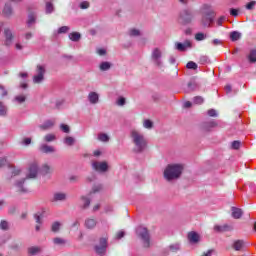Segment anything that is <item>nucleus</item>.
I'll return each instance as SVG.
<instances>
[{"instance_id": "nucleus-18", "label": "nucleus", "mask_w": 256, "mask_h": 256, "mask_svg": "<svg viewBox=\"0 0 256 256\" xmlns=\"http://www.w3.org/2000/svg\"><path fill=\"white\" fill-rule=\"evenodd\" d=\"M232 217L233 219H241L243 217V210L232 207Z\"/></svg>"}, {"instance_id": "nucleus-42", "label": "nucleus", "mask_w": 256, "mask_h": 256, "mask_svg": "<svg viewBox=\"0 0 256 256\" xmlns=\"http://www.w3.org/2000/svg\"><path fill=\"white\" fill-rule=\"evenodd\" d=\"M0 115L1 116L7 115V107H5V105H3V103L1 102H0Z\"/></svg>"}, {"instance_id": "nucleus-25", "label": "nucleus", "mask_w": 256, "mask_h": 256, "mask_svg": "<svg viewBox=\"0 0 256 256\" xmlns=\"http://www.w3.org/2000/svg\"><path fill=\"white\" fill-rule=\"evenodd\" d=\"M70 41L77 42L81 39V34L79 32H72L69 34Z\"/></svg>"}, {"instance_id": "nucleus-14", "label": "nucleus", "mask_w": 256, "mask_h": 256, "mask_svg": "<svg viewBox=\"0 0 256 256\" xmlns=\"http://www.w3.org/2000/svg\"><path fill=\"white\" fill-rule=\"evenodd\" d=\"M88 101L92 105H97L99 103V94L97 92H90L88 94Z\"/></svg>"}, {"instance_id": "nucleus-37", "label": "nucleus", "mask_w": 256, "mask_h": 256, "mask_svg": "<svg viewBox=\"0 0 256 256\" xmlns=\"http://www.w3.org/2000/svg\"><path fill=\"white\" fill-rule=\"evenodd\" d=\"M0 229H2L3 231H7V229H9V223L5 220H2L0 222Z\"/></svg>"}, {"instance_id": "nucleus-11", "label": "nucleus", "mask_w": 256, "mask_h": 256, "mask_svg": "<svg viewBox=\"0 0 256 256\" xmlns=\"http://www.w3.org/2000/svg\"><path fill=\"white\" fill-rule=\"evenodd\" d=\"M192 45H191V41L189 40H185L183 43L181 42H176L175 43V49L176 51H187V49H191Z\"/></svg>"}, {"instance_id": "nucleus-22", "label": "nucleus", "mask_w": 256, "mask_h": 256, "mask_svg": "<svg viewBox=\"0 0 256 256\" xmlns=\"http://www.w3.org/2000/svg\"><path fill=\"white\" fill-rule=\"evenodd\" d=\"M243 247H245V242L243 240H236L233 243V248L235 249V251H241Z\"/></svg>"}, {"instance_id": "nucleus-43", "label": "nucleus", "mask_w": 256, "mask_h": 256, "mask_svg": "<svg viewBox=\"0 0 256 256\" xmlns=\"http://www.w3.org/2000/svg\"><path fill=\"white\" fill-rule=\"evenodd\" d=\"M255 5H256V1L255 0L250 1L248 4H246V9L248 11H251V9H255Z\"/></svg>"}, {"instance_id": "nucleus-35", "label": "nucleus", "mask_w": 256, "mask_h": 256, "mask_svg": "<svg viewBox=\"0 0 256 256\" xmlns=\"http://www.w3.org/2000/svg\"><path fill=\"white\" fill-rule=\"evenodd\" d=\"M51 229H52L53 233L59 232V230L61 229V223L60 222H54L52 224Z\"/></svg>"}, {"instance_id": "nucleus-59", "label": "nucleus", "mask_w": 256, "mask_h": 256, "mask_svg": "<svg viewBox=\"0 0 256 256\" xmlns=\"http://www.w3.org/2000/svg\"><path fill=\"white\" fill-rule=\"evenodd\" d=\"M214 250H207L201 256H213Z\"/></svg>"}, {"instance_id": "nucleus-7", "label": "nucleus", "mask_w": 256, "mask_h": 256, "mask_svg": "<svg viewBox=\"0 0 256 256\" xmlns=\"http://www.w3.org/2000/svg\"><path fill=\"white\" fill-rule=\"evenodd\" d=\"M92 169L97 173H107L109 171V163L102 161H93L92 162Z\"/></svg>"}, {"instance_id": "nucleus-55", "label": "nucleus", "mask_w": 256, "mask_h": 256, "mask_svg": "<svg viewBox=\"0 0 256 256\" xmlns=\"http://www.w3.org/2000/svg\"><path fill=\"white\" fill-rule=\"evenodd\" d=\"M230 15H232V17H237L239 15V10L235 8L230 9Z\"/></svg>"}, {"instance_id": "nucleus-24", "label": "nucleus", "mask_w": 256, "mask_h": 256, "mask_svg": "<svg viewBox=\"0 0 256 256\" xmlns=\"http://www.w3.org/2000/svg\"><path fill=\"white\" fill-rule=\"evenodd\" d=\"M171 253H177V251H181V244L179 242L173 243L168 247Z\"/></svg>"}, {"instance_id": "nucleus-36", "label": "nucleus", "mask_w": 256, "mask_h": 256, "mask_svg": "<svg viewBox=\"0 0 256 256\" xmlns=\"http://www.w3.org/2000/svg\"><path fill=\"white\" fill-rule=\"evenodd\" d=\"M129 35L130 37H139V35H141V32L137 29H131L129 31Z\"/></svg>"}, {"instance_id": "nucleus-8", "label": "nucleus", "mask_w": 256, "mask_h": 256, "mask_svg": "<svg viewBox=\"0 0 256 256\" xmlns=\"http://www.w3.org/2000/svg\"><path fill=\"white\" fill-rule=\"evenodd\" d=\"M136 233L141 237L144 247H149V232L147 231V228L140 226L137 228Z\"/></svg>"}, {"instance_id": "nucleus-57", "label": "nucleus", "mask_w": 256, "mask_h": 256, "mask_svg": "<svg viewBox=\"0 0 256 256\" xmlns=\"http://www.w3.org/2000/svg\"><path fill=\"white\" fill-rule=\"evenodd\" d=\"M223 21H225V16H222L220 17L218 20H217V25L218 27H221L223 25Z\"/></svg>"}, {"instance_id": "nucleus-50", "label": "nucleus", "mask_w": 256, "mask_h": 256, "mask_svg": "<svg viewBox=\"0 0 256 256\" xmlns=\"http://www.w3.org/2000/svg\"><path fill=\"white\" fill-rule=\"evenodd\" d=\"M60 129H61L64 133H69V131H70L69 125H67V124H61V125H60Z\"/></svg>"}, {"instance_id": "nucleus-16", "label": "nucleus", "mask_w": 256, "mask_h": 256, "mask_svg": "<svg viewBox=\"0 0 256 256\" xmlns=\"http://www.w3.org/2000/svg\"><path fill=\"white\" fill-rule=\"evenodd\" d=\"M86 229H95L97 227V220L95 218H88L85 220Z\"/></svg>"}, {"instance_id": "nucleus-60", "label": "nucleus", "mask_w": 256, "mask_h": 256, "mask_svg": "<svg viewBox=\"0 0 256 256\" xmlns=\"http://www.w3.org/2000/svg\"><path fill=\"white\" fill-rule=\"evenodd\" d=\"M116 237L118 239H123V237H125V232L124 231H119L117 234H116Z\"/></svg>"}, {"instance_id": "nucleus-44", "label": "nucleus", "mask_w": 256, "mask_h": 256, "mask_svg": "<svg viewBox=\"0 0 256 256\" xmlns=\"http://www.w3.org/2000/svg\"><path fill=\"white\" fill-rule=\"evenodd\" d=\"M125 98L124 97H119L116 101V105H118V107H123V105H125Z\"/></svg>"}, {"instance_id": "nucleus-15", "label": "nucleus", "mask_w": 256, "mask_h": 256, "mask_svg": "<svg viewBox=\"0 0 256 256\" xmlns=\"http://www.w3.org/2000/svg\"><path fill=\"white\" fill-rule=\"evenodd\" d=\"M233 229L232 226L229 224H224V225H216L214 226V231H217L218 233H223L225 231H231Z\"/></svg>"}, {"instance_id": "nucleus-17", "label": "nucleus", "mask_w": 256, "mask_h": 256, "mask_svg": "<svg viewBox=\"0 0 256 256\" xmlns=\"http://www.w3.org/2000/svg\"><path fill=\"white\" fill-rule=\"evenodd\" d=\"M40 173L42 175H50V173H53V168L49 164H44L40 169Z\"/></svg>"}, {"instance_id": "nucleus-53", "label": "nucleus", "mask_w": 256, "mask_h": 256, "mask_svg": "<svg viewBox=\"0 0 256 256\" xmlns=\"http://www.w3.org/2000/svg\"><path fill=\"white\" fill-rule=\"evenodd\" d=\"M207 114L209 115V117H217V110L210 109L208 110Z\"/></svg>"}, {"instance_id": "nucleus-27", "label": "nucleus", "mask_w": 256, "mask_h": 256, "mask_svg": "<svg viewBox=\"0 0 256 256\" xmlns=\"http://www.w3.org/2000/svg\"><path fill=\"white\" fill-rule=\"evenodd\" d=\"M64 143L68 147H73V145H75V138L67 136L66 138H64Z\"/></svg>"}, {"instance_id": "nucleus-51", "label": "nucleus", "mask_w": 256, "mask_h": 256, "mask_svg": "<svg viewBox=\"0 0 256 256\" xmlns=\"http://www.w3.org/2000/svg\"><path fill=\"white\" fill-rule=\"evenodd\" d=\"M213 20L211 18H203L202 19V25L204 27H207V25H209Z\"/></svg>"}, {"instance_id": "nucleus-46", "label": "nucleus", "mask_w": 256, "mask_h": 256, "mask_svg": "<svg viewBox=\"0 0 256 256\" xmlns=\"http://www.w3.org/2000/svg\"><path fill=\"white\" fill-rule=\"evenodd\" d=\"M3 13H4L5 15H11V13H13V10L11 9V6L6 5V6L4 7V9H3Z\"/></svg>"}, {"instance_id": "nucleus-4", "label": "nucleus", "mask_w": 256, "mask_h": 256, "mask_svg": "<svg viewBox=\"0 0 256 256\" xmlns=\"http://www.w3.org/2000/svg\"><path fill=\"white\" fill-rule=\"evenodd\" d=\"M47 71V67L43 64H38L35 69V74L33 76V83L39 84L43 83L45 80V73Z\"/></svg>"}, {"instance_id": "nucleus-23", "label": "nucleus", "mask_w": 256, "mask_h": 256, "mask_svg": "<svg viewBox=\"0 0 256 256\" xmlns=\"http://www.w3.org/2000/svg\"><path fill=\"white\" fill-rule=\"evenodd\" d=\"M56 140L57 136L55 134H46L43 138L44 143H53Z\"/></svg>"}, {"instance_id": "nucleus-2", "label": "nucleus", "mask_w": 256, "mask_h": 256, "mask_svg": "<svg viewBox=\"0 0 256 256\" xmlns=\"http://www.w3.org/2000/svg\"><path fill=\"white\" fill-rule=\"evenodd\" d=\"M130 137L132 139L133 144L135 145V152L142 153L147 149V139H145V135L137 130H131Z\"/></svg>"}, {"instance_id": "nucleus-30", "label": "nucleus", "mask_w": 256, "mask_h": 256, "mask_svg": "<svg viewBox=\"0 0 256 256\" xmlns=\"http://www.w3.org/2000/svg\"><path fill=\"white\" fill-rule=\"evenodd\" d=\"M230 39H231V41H239V39H241V33L237 32V31L231 32Z\"/></svg>"}, {"instance_id": "nucleus-21", "label": "nucleus", "mask_w": 256, "mask_h": 256, "mask_svg": "<svg viewBox=\"0 0 256 256\" xmlns=\"http://www.w3.org/2000/svg\"><path fill=\"white\" fill-rule=\"evenodd\" d=\"M54 201H65L67 199V194L62 192H57L53 196Z\"/></svg>"}, {"instance_id": "nucleus-64", "label": "nucleus", "mask_w": 256, "mask_h": 256, "mask_svg": "<svg viewBox=\"0 0 256 256\" xmlns=\"http://www.w3.org/2000/svg\"><path fill=\"white\" fill-rule=\"evenodd\" d=\"M192 105H193V104H192L191 102H189V101H187V102L184 103L185 109H189V107H191Z\"/></svg>"}, {"instance_id": "nucleus-41", "label": "nucleus", "mask_w": 256, "mask_h": 256, "mask_svg": "<svg viewBox=\"0 0 256 256\" xmlns=\"http://www.w3.org/2000/svg\"><path fill=\"white\" fill-rule=\"evenodd\" d=\"M34 24H35V15L30 14L28 16V27H31V25H34Z\"/></svg>"}, {"instance_id": "nucleus-32", "label": "nucleus", "mask_w": 256, "mask_h": 256, "mask_svg": "<svg viewBox=\"0 0 256 256\" xmlns=\"http://www.w3.org/2000/svg\"><path fill=\"white\" fill-rule=\"evenodd\" d=\"M142 125L144 129H153V122L149 119H144Z\"/></svg>"}, {"instance_id": "nucleus-33", "label": "nucleus", "mask_w": 256, "mask_h": 256, "mask_svg": "<svg viewBox=\"0 0 256 256\" xmlns=\"http://www.w3.org/2000/svg\"><path fill=\"white\" fill-rule=\"evenodd\" d=\"M248 61L250 63H256V50H251L250 54L248 55Z\"/></svg>"}, {"instance_id": "nucleus-49", "label": "nucleus", "mask_w": 256, "mask_h": 256, "mask_svg": "<svg viewBox=\"0 0 256 256\" xmlns=\"http://www.w3.org/2000/svg\"><path fill=\"white\" fill-rule=\"evenodd\" d=\"M241 147V142L240 141H233L231 144L232 149H239Z\"/></svg>"}, {"instance_id": "nucleus-31", "label": "nucleus", "mask_w": 256, "mask_h": 256, "mask_svg": "<svg viewBox=\"0 0 256 256\" xmlns=\"http://www.w3.org/2000/svg\"><path fill=\"white\" fill-rule=\"evenodd\" d=\"M98 141H101L102 143L109 142V135H107L106 133H100L98 135Z\"/></svg>"}, {"instance_id": "nucleus-20", "label": "nucleus", "mask_w": 256, "mask_h": 256, "mask_svg": "<svg viewBox=\"0 0 256 256\" xmlns=\"http://www.w3.org/2000/svg\"><path fill=\"white\" fill-rule=\"evenodd\" d=\"M4 35L6 37V45H10L11 41L13 40V33L11 32V30H9V28H6L4 30Z\"/></svg>"}, {"instance_id": "nucleus-3", "label": "nucleus", "mask_w": 256, "mask_h": 256, "mask_svg": "<svg viewBox=\"0 0 256 256\" xmlns=\"http://www.w3.org/2000/svg\"><path fill=\"white\" fill-rule=\"evenodd\" d=\"M12 176L15 177V187L19 193H27L29 189L25 187V178H23V174L21 173V170L19 169H13L12 170Z\"/></svg>"}, {"instance_id": "nucleus-56", "label": "nucleus", "mask_w": 256, "mask_h": 256, "mask_svg": "<svg viewBox=\"0 0 256 256\" xmlns=\"http://www.w3.org/2000/svg\"><path fill=\"white\" fill-rule=\"evenodd\" d=\"M0 95L2 97L7 96V90H5V88L3 86L0 85Z\"/></svg>"}, {"instance_id": "nucleus-12", "label": "nucleus", "mask_w": 256, "mask_h": 256, "mask_svg": "<svg viewBox=\"0 0 256 256\" xmlns=\"http://www.w3.org/2000/svg\"><path fill=\"white\" fill-rule=\"evenodd\" d=\"M188 241L192 244V245H197V243H199L201 241V236H199V234L197 232H189L188 233Z\"/></svg>"}, {"instance_id": "nucleus-29", "label": "nucleus", "mask_w": 256, "mask_h": 256, "mask_svg": "<svg viewBox=\"0 0 256 256\" xmlns=\"http://www.w3.org/2000/svg\"><path fill=\"white\" fill-rule=\"evenodd\" d=\"M54 122L51 120L46 121L43 125L40 126V129H42L43 131L47 130V129H51V127H53Z\"/></svg>"}, {"instance_id": "nucleus-28", "label": "nucleus", "mask_w": 256, "mask_h": 256, "mask_svg": "<svg viewBox=\"0 0 256 256\" xmlns=\"http://www.w3.org/2000/svg\"><path fill=\"white\" fill-rule=\"evenodd\" d=\"M34 219L38 225H43V213L38 212L34 214Z\"/></svg>"}, {"instance_id": "nucleus-63", "label": "nucleus", "mask_w": 256, "mask_h": 256, "mask_svg": "<svg viewBox=\"0 0 256 256\" xmlns=\"http://www.w3.org/2000/svg\"><path fill=\"white\" fill-rule=\"evenodd\" d=\"M93 155H94V157H100V155H102V152H101V150H95L93 152Z\"/></svg>"}, {"instance_id": "nucleus-45", "label": "nucleus", "mask_w": 256, "mask_h": 256, "mask_svg": "<svg viewBox=\"0 0 256 256\" xmlns=\"http://www.w3.org/2000/svg\"><path fill=\"white\" fill-rule=\"evenodd\" d=\"M186 67H187V69H194V70H196L198 66H197V63H195L193 61H190V62L187 63Z\"/></svg>"}, {"instance_id": "nucleus-34", "label": "nucleus", "mask_w": 256, "mask_h": 256, "mask_svg": "<svg viewBox=\"0 0 256 256\" xmlns=\"http://www.w3.org/2000/svg\"><path fill=\"white\" fill-rule=\"evenodd\" d=\"M111 69V63L109 62H102L100 64V71H109Z\"/></svg>"}, {"instance_id": "nucleus-13", "label": "nucleus", "mask_w": 256, "mask_h": 256, "mask_svg": "<svg viewBox=\"0 0 256 256\" xmlns=\"http://www.w3.org/2000/svg\"><path fill=\"white\" fill-rule=\"evenodd\" d=\"M55 151H56L55 147L48 145V144H40V146H39L40 153L49 154V153H55Z\"/></svg>"}, {"instance_id": "nucleus-39", "label": "nucleus", "mask_w": 256, "mask_h": 256, "mask_svg": "<svg viewBox=\"0 0 256 256\" xmlns=\"http://www.w3.org/2000/svg\"><path fill=\"white\" fill-rule=\"evenodd\" d=\"M195 39L196 41H204V39H207V36L203 33H197Z\"/></svg>"}, {"instance_id": "nucleus-5", "label": "nucleus", "mask_w": 256, "mask_h": 256, "mask_svg": "<svg viewBox=\"0 0 256 256\" xmlns=\"http://www.w3.org/2000/svg\"><path fill=\"white\" fill-rule=\"evenodd\" d=\"M163 52L161 51V48H154L151 52V61L154 63L156 67H163Z\"/></svg>"}, {"instance_id": "nucleus-1", "label": "nucleus", "mask_w": 256, "mask_h": 256, "mask_svg": "<svg viewBox=\"0 0 256 256\" xmlns=\"http://www.w3.org/2000/svg\"><path fill=\"white\" fill-rule=\"evenodd\" d=\"M183 169H185V165L181 163L168 164L164 169V179L166 181L179 179L183 173Z\"/></svg>"}, {"instance_id": "nucleus-19", "label": "nucleus", "mask_w": 256, "mask_h": 256, "mask_svg": "<svg viewBox=\"0 0 256 256\" xmlns=\"http://www.w3.org/2000/svg\"><path fill=\"white\" fill-rule=\"evenodd\" d=\"M80 207L82 209H87V207H89V205H91V200H89V198L85 197V196H82L80 198Z\"/></svg>"}, {"instance_id": "nucleus-48", "label": "nucleus", "mask_w": 256, "mask_h": 256, "mask_svg": "<svg viewBox=\"0 0 256 256\" xmlns=\"http://www.w3.org/2000/svg\"><path fill=\"white\" fill-rule=\"evenodd\" d=\"M46 13H53V4L50 2L46 3Z\"/></svg>"}, {"instance_id": "nucleus-52", "label": "nucleus", "mask_w": 256, "mask_h": 256, "mask_svg": "<svg viewBox=\"0 0 256 256\" xmlns=\"http://www.w3.org/2000/svg\"><path fill=\"white\" fill-rule=\"evenodd\" d=\"M69 31V27L68 26H62L58 29V33H67Z\"/></svg>"}, {"instance_id": "nucleus-62", "label": "nucleus", "mask_w": 256, "mask_h": 256, "mask_svg": "<svg viewBox=\"0 0 256 256\" xmlns=\"http://www.w3.org/2000/svg\"><path fill=\"white\" fill-rule=\"evenodd\" d=\"M3 165H7V159L6 158H1L0 159V167H3Z\"/></svg>"}, {"instance_id": "nucleus-58", "label": "nucleus", "mask_w": 256, "mask_h": 256, "mask_svg": "<svg viewBox=\"0 0 256 256\" xmlns=\"http://www.w3.org/2000/svg\"><path fill=\"white\" fill-rule=\"evenodd\" d=\"M22 145H31V138H24L22 141Z\"/></svg>"}, {"instance_id": "nucleus-54", "label": "nucleus", "mask_w": 256, "mask_h": 256, "mask_svg": "<svg viewBox=\"0 0 256 256\" xmlns=\"http://www.w3.org/2000/svg\"><path fill=\"white\" fill-rule=\"evenodd\" d=\"M80 9H89V2L88 1L81 2Z\"/></svg>"}, {"instance_id": "nucleus-38", "label": "nucleus", "mask_w": 256, "mask_h": 256, "mask_svg": "<svg viewBox=\"0 0 256 256\" xmlns=\"http://www.w3.org/2000/svg\"><path fill=\"white\" fill-rule=\"evenodd\" d=\"M53 243L54 245H65V240L63 238H54Z\"/></svg>"}, {"instance_id": "nucleus-40", "label": "nucleus", "mask_w": 256, "mask_h": 256, "mask_svg": "<svg viewBox=\"0 0 256 256\" xmlns=\"http://www.w3.org/2000/svg\"><path fill=\"white\" fill-rule=\"evenodd\" d=\"M203 97H201V96H196V97H194V99H193V103H195V105H201V104H203Z\"/></svg>"}, {"instance_id": "nucleus-26", "label": "nucleus", "mask_w": 256, "mask_h": 256, "mask_svg": "<svg viewBox=\"0 0 256 256\" xmlns=\"http://www.w3.org/2000/svg\"><path fill=\"white\" fill-rule=\"evenodd\" d=\"M28 253L30 255H39V253H41V248L37 246H32L28 249Z\"/></svg>"}, {"instance_id": "nucleus-61", "label": "nucleus", "mask_w": 256, "mask_h": 256, "mask_svg": "<svg viewBox=\"0 0 256 256\" xmlns=\"http://www.w3.org/2000/svg\"><path fill=\"white\" fill-rule=\"evenodd\" d=\"M98 55H105L107 53V50L100 48L97 50Z\"/></svg>"}, {"instance_id": "nucleus-9", "label": "nucleus", "mask_w": 256, "mask_h": 256, "mask_svg": "<svg viewBox=\"0 0 256 256\" xmlns=\"http://www.w3.org/2000/svg\"><path fill=\"white\" fill-rule=\"evenodd\" d=\"M39 173V165L34 162L30 164L28 171L26 173V179H35Z\"/></svg>"}, {"instance_id": "nucleus-10", "label": "nucleus", "mask_w": 256, "mask_h": 256, "mask_svg": "<svg viewBox=\"0 0 256 256\" xmlns=\"http://www.w3.org/2000/svg\"><path fill=\"white\" fill-rule=\"evenodd\" d=\"M95 251L97 255H105V252L107 251V239L101 238L99 245L95 246Z\"/></svg>"}, {"instance_id": "nucleus-47", "label": "nucleus", "mask_w": 256, "mask_h": 256, "mask_svg": "<svg viewBox=\"0 0 256 256\" xmlns=\"http://www.w3.org/2000/svg\"><path fill=\"white\" fill-rule=\"evenodd\" d=\"M27 98L25 97V95H19L15 97V101H17L18 103H25V100Z\"/></svg>"}, {"instance_id": "nucleus-6", "label": "nucleus", "mask_w": 256, "mask_h": 256, "mask_svg": "<svg viewBox=\"0 0 256 256\" xmlns=\"http://www.w3.org/2000/svg\"><path fill=\"white\" fill-rule=\"evenodd\" d=\"M193 18H194L193 11L186 9L180 13L179 22L182 25H189V23L193 22Z\"/></svg>"}]
</instances>
